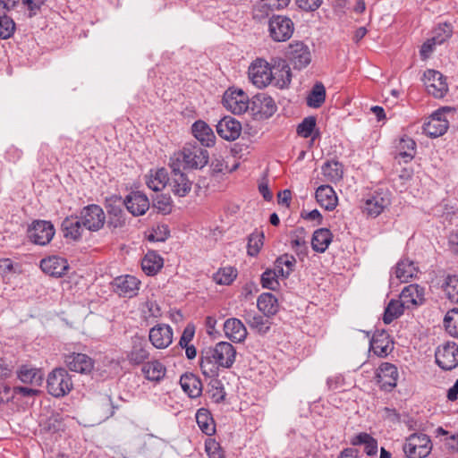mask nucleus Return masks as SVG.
I'll list each match as a JSON object with an SVG mask.
<instances>
[{
	"mask_svg": "<svg viewBox=\"0 0 458 458\" xmlns=\"http://www.w3.org/2000/svg\"><path fill=\"white\" fill-rule=\"evenodd\" d=\"M444 290L452 302L458 303V276H448Z\"/></svg>",
	"mask_w": 458,
	"mask_h": 458,
	"instance_id": "55",
	"label": "nucleus"
},
{
	"mask_svg": "<svg viewBox=\"0 0 458 458\" xmlns=\"http://www.w3.org/2000/svg\"><path fill=\"white\" fill-rule=\"evenodd\" d=\"M278 276H280V274H278V272L276 271V267L274 270L267 269L261 275L262 287L272 291H276L279 286V283L277 280Z\"/></svg>",
	"mask_w": 458,
	"mask_h": 458,
	"instance_id": "54",
	"label": "nucleus"
},
{
	"mask_svg": "<svg viewBox=\"0 0 458 458\" xmlns=\"http://www.w3.org/2000/svg\"><path fill=\"white\" fill-rule=\"evenodd\" d=\"M370 349L379 357L387 356L394 349V341L385 330L374 333L370 340Z\"/></svg>",
	"mask_w": 458,
	"mask_h": 458,
	"instance_id": "25",
	"label": "nucleus"
},
{
	"mask_svg": "<svg viewBox=\"0 0 458 458\" xmlns=\"http://www.w3.org/2000/svg\"><path fill=\"white\" fill-rule=\"evenodd\" d=\"M326 99V88L321 82H317L307 97V105L310 107L318 108Z\"/></svg>",
	"mask_w": 458,
	"mask_h": 458,
	"instance_id": "48",
	"label": "nucleus"
},
{
	"mask_svg": "<svg viewBox=\"0 0 458 458\" xmlns=\"http://www.w3.org/2000/svg\"><path fill=\"white\" fill-rule=\"evenodd\" d=\"M47 384L48 393L55 397H63L72 389L71 376L64 368H56L50 372Z\"/></svg>",
	"mask_w": 458,
	"mask_h": 458,
	"instance_id": "4",
	"label": "nucleus"
},
{
	"mask_svg": "<svg viewBox=\"0 0 458 458\" xmlns=\"http://www.w3.org/2000/svg\"><path fill=\"white\" fill-rule=\"evenodd\" d=\"M149 356L150 352L146 339L139 335L132 336L130 350L126 353L130 364L133 366L142 365L148 361Z\"/></svg>",
	"mask_w": 458,
	"mask_h": 458,
	"instance_id": "11",
	"label": "nucleus"
},
{
	"mask_svg": "<svg viewBox=\"0 0 458 458\" xmlns=\"http://www.w3.org/2000/svg\"><path fill=\"white\" fill-rule=\"evenodd\" d=\"M453 34V27L446 22L440 23L433 30L432 42L433 44L441 45L451 38Z\"/></svg>",
	"mask_w": 458,
	"mask_h": 458,
	"instance_id": "50",
	"label": "nucleus"
},
{
	"mask_svg": "<svg viewBox=\"0 0 458 458\" xmlns=\"http://www.w3.org/2000/svg\"><path fill=\"white\" fill-rule=\"evenodd\" d=\"M216 132L224 140L233 141L241 135L242 124L232 116H225L216 124Z\"/></svg>",
	"mask_w": 458,
	"mask_h": 458,
	"instance_id": "24",
	"label": "nucleus"
},
{
	"mask_svg": "<svg viewBox=\"0 0 458 458\" xmlns=\"http://www.w3.org/2000/svg\"><path fill=\"white\" fill-rule=\"evenodd\" d=\"M170 159L181 164L183 169H201L208 163L209 154L198 142L191 141L185 143L182 150L174 153Z\"/></svg>",
	"mask_w": 458,
	"mask_h": 458,
	"instance_id": "2",
	"label": "nucleus"
},
{
	"mask_svg": "<svg viewBox=\"0 0 458 458\" xmlns=\"http://www.w3.org/2000/svg\"><path fill=\"white\" fill-rule=\"evenodd\" d=\"M236 270L232 267L220 268L214 274L213 279L217 284L229 285L236 277Z\"/></svg>",
	"mask_w": 458,
	"mask_h": 458,
	"instance_id": "52",
	"label": "nucleus"
},
{
	"mask_svg": "<svg viewBox=\"0 0 458 458\" xmlns=\"http://www.w3.org/2000/svg\"><path fill=\"white\" fill-rule=\"evenodd\" d=\"M211 379V397L216 403H219L225 400V388L222 382L218 380L216 377Z\"/></svg>",
	"mask_w": 458,
	"mask_h": 458,
	"instance_id": "57",
	"label": "nucleus"
},
{
	"mask_svg": "<svg viewBox=\"0 0 458 458\" xmlns=\"http://www.w3.org/2000/svg\"><path fill=\"white\" fill-rule=\"evenodd\" d=\"M39 373L36 369H30L27 366H22L18 373V377L23 383H33L37 380V376Z\"/></svg>",
	"mask_w": 458,
	"mask_h": 458,
	"instance_id": "58",
	"label": "nucleus"
},
{
	"mask_svg": "<svg viewBox=\"0 0 458 458\" xmlns=\"http://www.w3.org/2000/svg\"><path fill=\"white\" fill-rule=\"evenodd\" d=\"M273 11L275 9L268 5L266 0H259L253 6L252 18L255 21H261L267 19Z\"/></svg>",
	"mask_w": 458,
	"mask_h": 458,
	"instance_id": "53",
	"label": "nucleus"
},
{
	"mask_svg": "<svg viewBox=\"0 0 458 458\" xmlns=\"http://www.w3.org/2000/svg\"><path fill=\"white\" fill-rule=\"evenodd\" d=\"M292 81L290 67L284 64L281 68L273 67V81L271 83L278 89L288 88Z\"/></svg>",
	"mask_w": 458,
	"mask_h": 458,
	"instance_id": "41",
	"label": "nucleus"
},
{
	"mask_svg": "<svg viewBox=\"0 0 458 458\" xmlns=\"http://www.w3.org/2000/svg\"><path fill=\"white\" fill-rule=\"evenodd\" d=\"M123 205L134 216H142L149 208L148 197L140 191H132L123 200Z\"/></svg>",
	"mask_w": 458,
	"mask_h": 458,
	"instance_id": "22",
	"label": "nucleus"
},
{
	"mask_svg": "<svg viewBox=\"0 0 458 458\" xmlns=\"http://www.w3.org/2000/svg\"><path fill=\"white\" fill-rule=\"evenodd\" d=\"M13 271V263L10 259H0V274L2 276L8 275Z\"/></svg>",
	"mask_w": 458,
	"mask_h": 458,
	"instance_id": "64",
	"label": "nucleus"
},
{
	"mask_svg": "<svg viewBox=\"0 0 458 458\" xmlns=\"http://www.w3.org/2000/svg\"><path fill=\"white\" fill-rule=\"evenodd\" d=\"M415 153V141L409 137H404L400 140L397 146V155L395 156V159H400L399 162L402 160L403 163H408L413 159Z\"/></svg>",
	"mask_w": 458,
	"mask_h": 458,
	"instance_id": "35",
	"label": "nucleus"
},
{
	"mask_svg": "<svg viewBox=\"0 0 458 458\" xmlns=\"http://www.w3.org/2000/svg\"><path fill=\"white\" fill-rule=\"evenodd\" d=\"M333 234L327 228L317 229L312 235L311 246L312 249L319 253H323L328 248L332 242Z\"/></svg>",
	"mask_w": 458,
	"mask_h": 458,
	"instance_id": "34",
	"label": "nucleus"
},
{
	"mask_svg": "<svg viewBox=\"0 0 458 458\" xmlns=\"http://www.w3.org/2000/svg\"><path fill=\"white\" fill-rule=\"evenodd\" d=\"M42 271L51 276L61 277L65 275L69 268L67 260L64 258L52 256L43 259L40 261Z\"/></svg>",
	"mask_w": 458,
	"mask_h": 458,
	"instance_id": "26",
	"label": "nucleus"
},
{
	"mask_svg": "<svg viewBox=\"0 0 458 458\" xmlns=\"http://www.w3.org/2000/svg\"><path fill=\"white\" fill-rule=\"evenodd\" d=\"M296 259L293 255L284 254L278 257L275 262L276 271L283 277H288L294 270Z\"/></svg>",
	"mask_w": 458,
	"mask_h": 458,
	"instance_id": "46",
	"label": "nucleus"
},
{
	"mask_svg": "<svg viewBox=\"0 0 458 458\" xmlns=\"http://www.w3.org/2000/svg\"><path fill=\"white\" fill-rule=\"evenodd\" d=\"M294 24L286 16L273 15L268 21V31L271 38L276 42L288 40L293 33Z\"/></svg>",
	"mask_w": 458,
	"mask_h": 458,
	"instance_id": "5",
	"label": "nucleus"
},
{
	"mask_svg": "<svg viewBox=\"0 0 458 458\" xmlns=\"http://www.w3.org/2000/svg\"><path fill=\"white\" fill-rule=\"evenodd\" d=\"M432 450V443L428 436L413 433L405 438L403 451L406 458H425Z\"/></svg>",
	"mask_w": 458,
	"mask_h": 458,
	"instance_id": "3",
	"label": "nucleus"
},
{
	"mask_svg": "<svg viewBox=\"0 0 458 458\" xmlns=\"http://www.w3.org/2000/svg\"><path fill=\"white\" fill-rule=\"evenodd\" d=\"M64 363L71 370L81 374H89L94 369V360L87 354L72 352L64 355Z\"/></svg>",
	"mask_w": 458,
	"mask_h": 458,
	"instance_id": "17",
	"label": "nucleus"
},
{
	"mask_svg": "<svg viewBox=\"0 0 458 458\" xmlns=\"http://www.w3.org/2000/svg\"><path fill=\"white\" fill-rule=\"evenodd\" d=\"M257 306L267 317L273 316L278 311L277 299L270 293L260 294L257 301Z\"/></svg>",
	"mask_w": 458,
	"mask_h": 458,
	"instance_id": "38",
	"label": "nucleus"
},
{
	"mask_svg": "<svg viewBox=\"0 0 458 458\" xmlns=\"http://www.w3.org/2000/svg\"><path fill=\"white\" fill-rule=\"evenodd\" d=\"M84 228L85 227L82 225L79 216L66 217L61 225V229L64 233V238L71 239L72 241H78L81 239Z\"/></svg>",
	"mask_w": 458,
	"mask_h": 458,
	"instance_id": "29",
	"label": "nucleus"
},
{
	"mask_svg": "<svg viewBox=\"0 0 458 458\" xmlns=\"http://www.w3.org/2000/svg\"><path fill=\"white\" fill-rule=\"evenodd\" d=\"M448 125L449 123L445 116V111L438 109L424 123L423 131L431 138H437L445 133Z\"/></svg>",
	"mask_w": 458,
	"mask_h": 458,
	"instance_id": "16",
	"label": "nucleus"
},
{
	"mask_svg": "<svg viewBox=\"0 0 458 458\" xmlns=\"http://www.w3.org/2000/svg\"><path fill=\"white\" fill-rule=\"evenodd\" d=\"M249 109L256 119L263 120L271 117L276 113L277 107L270 96L265 93H259L250 101Z\"/></svg>",
	"mask_w": 458,
	"mask_h": 458,
	"instance_id": "7",
	"label": "nucleus"
},
{
	"mask_svg": "<svg viewBox=\"0 0 458 458\" xmlns=\"http://www.w3.org/2000/svg\"><path fill=\"white\" fill-rule=\"evenodd\" d=\"M390 192L388 191H377L369 198L364 204V211L373 217L380 215L383 210L390 205Z\"/></svg>",
	"mask_w": 458,
	"mask_h": 458,
	"instance_id": "20",
	"label": "nucleus"
},
{
	"mask_svg": "<svg viewBox=\"0 0 458 458\" xmlns=\"http://www.w3.org/2000/svg\"><path fill=\"white\" fill-rule=\"evenodd\" d=\"M140 281L135 276L126 275L114 279L112 287L119 296L131 298L137 295Z\"/></svg>",
	"mask_w": 458,
	"mask_h": 458,
	"instance_id": "19",
	"label": "nucleus"
},
{
	"mask_svg": "<svg viewBox=\"0 0 458 458\" xmlns=\"http://www.w3.org/2000/svg\"><path fill=\"white\" fill-rule=\"evenodd\" d=\"M4 6L0 3V39H8L13 36L16 24L10 16L6 15V11L3 10Z\"/></svg>",
	"mask_w": 458,
	"mask_h": 458,
	"instance_id": "44",
	"label": "nucleus"
},
{
	"mask_svg": "<svg viewBox=\"0 0 458 458\" xmlns=\"http://www.w3.org/2000/svg\"><path fill=\"white\" fill-rule=\"evenodd\" d=\"M264 238L265 236L263 232H259L258 230H255L249 235L247 246V253L249 256L255 257L259 253L260 249L264 244Z\"/></svg>",
	"mask_w": 458,
	"mask_h": 458,
	"instance_id": "49",
	"label": "nucleus"
},
{
	"mask_svg": "<svg viewBox=\"0 0 458 458\" xmlns=\"http://www.w3.org/2000/svg\"><path fill=\"white\" fill-rule=\"evenodd\" d=\"M54 235L55 228L49 221H34L28 230V236L30 241L38 245L49 243Z\"/></svg>",
	"mask_w": 458,
	"mask_h": 458,
	"instance_id": "12",
	"label": "nucleus"
},
{
	"mask_svg": "<svg viewBox=\"0 0 458 458\" xmlns=\"http://www.w3.org/2000/svg\"><path fill=\"white\" fill-rule=\"evenodd\" d=\"M180 385L182 390L191 398L199 397L202 393V383L200 379L192 373H186L180 378Z\"/></svg>",
	"mask_w": 458,
	"mask_h": 458,
	"instance_id": "32",
	"label": "nucleus"
},
{
	"mask_svg": "<svg viewBox=\"0 0 458 458\" xmlns=\"http://www.w3.org/2000/svg\"><path fill=\"white\" fill-rule=\"evenodd\" d=\"M244 319L247 325L259 334L265 335L270 329L269 321L257 313L247 312L244 315Z\"/></svg>",
	"mask_w": 458,
	"mask_h": 458,
	"instance_id": "42",
	"label": "nucleus"
},
{
	"mask_svg": "<svg viewBox=\"0 0 458 458\" xmlns=\"http://www.w3.org/2000/svg\"><path fill=\"white\" fill-rule=\"evenodd\" d=\"M224 106L233 114H241L249 109V97L242 89H228L223 96Z\"/></svg>",
	"mask_w": 458,
	"mask_h": 458,
	"instance_id": "9",
	"label": "nucleus"
},
{
	"mask_svg": "<svg viewBox=\"0 0 458 458\" xmlns=\"http://www.w3.org/2000/svg\"><path fill=\"white\" fill-rule=\"evenodd\" d=\"M351 444L352 445H364V451L369 456H374L377 454V441L366 432L359 433L354 436Z\"/></svg>",
	"mask_w": 458,
	"mask_h": 458,
	"instance_id": "39",
	"label": "nucleus"
},
{
	"mask_svg": "<svg viewBox=\"0 0 458 458\" xmlns=\"http://www.w3.org/2000/svg\"><path fill=\"white\" fill-rule=\"evenodd\" d=\"M191 132L201 146L210 148L215 145V133L206 122L196 121L191 126Z\"/></svg>",
	"mask_w": 458,
	"mask_h": 458,
	"instance_id": "27",
	"label": "nucleus"
},
{
	"mask_svg": "<svg viewBox=\"0 0 458 458\" xmlns=\"http://www.w3.org/2000/svg\"><path fill=\"white\" fill-rule=\"evenodd\" d=\"M288 56L294 69L301 70L311 62L310 48L303 42L297 41L289 46Z\"/></svg>",
	"mask_w": 458,
	"mask_h": 458,
	"instance_id": "18",
	"label": "nucleus"
},
{
	"mask_svg": "<svg viewBox=\"0 0 458 458\" xmlns=\"http://www.w3.org/2000/svg\"><path fill=\"white\" fill-rule=\"evenodd\" d=\"M236 350L228 342H219L208 346L200 352L199 367L204 377H217L220 369H231L235 362Z\"/></svg>",
	"mask_w": 458,
	"mask_h": 458,
	"instance_id": "1",
	"label": "nucleus"
},
{
	"mask_svg": "<svg viewBox=\"0 0 458 458\" xmlns=\"http://www.w3.org/2000/svg\"><path fill=\"white\" fill-rule=\"evenodd\" d=\"M321 170L327 182L335 183L343 178V165L336 160L327 161L322 165Z\"/></svg>",
	"mask_w": 458,
	"mask_h": 458,
	"instance_id": "36",
	"label": "nucleus"
},
{
	"mask_svg": "<svg viewBox=\"0 0 458 458\" xmlns=\"http://www.w3.org/2000/svg\"><path fill=\"white\" fill-rule=\"evenodd\" d=\"M425 289L419 284L405 286L400 294V301L406 309H413L425 301Z\"/></svg>",
	"mask_w": 458,
	"mask_h": 458,
	"instance_id": "23",
	"label": "nucleus"
},
{
	"mask_svg": "<svg viewBox=\"0 0 458 458\" xmlns=\"http://www.w3.org/2000/svg\"><path fill=\"white\" fill-rule=\"evenodd\" d=\"M224 332L225 336L234 343L243 342L248 335L244 324L236 318H231L225 321Z\"/></svg>",
	"mask_w": 458,
	"mask_h": 458,
	"instance_id": "28",
	"label": "nucleus"
},
{
	"mask_svg": "<svg viewBox=\"0 0 458 458\" xmlns=\"http://www.w3.org/2000/svg\"><path fill=\"white\" fill-rule=\"evenodd\" d=\"M21 156L22 150L13 145L10 146L5 152L6 160L13 163L20 160Z\"/></svg>",
	"mask_w": 458,
	"mask_h": 458,
	"instance_id": "63",
	"label": "nucleus"
},
{
	"mask_svg": "<svg viewBox=\"0 0 458 458\" xmlns=\"http://www.w3.org/2000/svg\"><path fill=\"white\" fill-rule=\"evenodd\" d=\"M249 78L259 89L271 84L273 81V68L264 59H256L249 67Z\"/></svg>",
	"mask_w": 458,
	"mask_h": 458,
	"instance_id": "6",
	"label": "nucleus"
},
{
	"mask_svg": "<svg viewBox=\"0 0 458 458\" xmlns=\"http://www.w3.org/2000/svg\"><path fill=\"white\" fill-rule=\"evenodd\" d=\"M194 333V327L187 326L180 337L179 345L182 348L189 346V343L193 339Z\"/></svg>",
	"mask_w": 458,
	"mask_h": 458,
	"instance_id": "62",
	"label": "nucleus"
},
{
	"mask_svg": "<svg viewBox=\"0 0 458 458\" xmlns=\"http://www.w3.org/2000/svg\"><path fill=\"white\" fill-rule=\"evenodd\" d=\"M115 202L116 200H114V203H109L106 207L109 215L107 225L113 228H120L126 224L125 214L122 208L123 201L121 199L117 200L118 205H116Z\"/></svg>",
	"mask_w": 458,
	"mask_h": 458,
	"instance_id": "33",
	"label": "nucleus"
},
{
	"mask_svg": "<svg viewBox=\"0 0 458 458\" xmlns=\"http://www.w3.org/2000/svg\"><path fill=\"white\" fill-rule=\"evenodd\" d=\"M47 0H21V3L29 11V17L32 18L37 15Z\"/></svg>",
	"mask_w": 458,
	"mask_h": 458,
	"instance_id": "60",
	"label": "nucleus"
},
{
	"mask_svg": "<svg viewBox=\"0 0 458 458\" xmlns=\"http://www.w3.org/2000/svg\"><path fill=\"white\" fill-rule=\"evenodd\" d=\"M295 3L300 9L305 12H313L321 6L323 0H295Z\"/></svg>",
	"mask_w": 458,
	"mask_h": 458,
	"instance_id": "61",
	"label": "nucleus"
},
{
	"mask_svg": "<svg viewBox=\"0 0 458 458\" xmlns=\"http://www.w3.org/2000/svg\"><path fill=\"white\" fill-rule=\"evenodd\" d=\"M79 218L82 225L91 232L100 230L106 223V215L102 208L96 204L84 207L80 213Z\"/></svg>",
	"mask_w": 458,
	"mask_h": 458,
	"instance_id": "8",
	"label": "nucleus"
},
{
	"mask_svg": "<svg viewBox=\"0 0 458 458\" xmlns=\"http://www.w3.org/2000/svg\"><path fill=\"white\" fill-rule=\"evenodd\" d=\"M318 203L327 210H333L337 205V196L334 189L329 185H320L316 191Z\"/></svg>",
	"mask_w": 458,
	"mask_h": 458,
	"instance_id": "30",
	"label": "nucleus"
},
{
	"mask_svg": "<svg viewBox=\"0 0 458 458\" xmlns=\"http://www.w3.org/2000/svg\"><path fill=\"white\" fill-rule=\"evenodd\" d=\"M419 270L413 261L403 259H401L395 267V276L401 282H408L417 276Z\"/></svg>",
	"mask_w": 458,
	"mask_h": 458,
	"instance_id": "37",
	"label": "nucleus"
},
{
	"mask_svg": "<svg viewBox=\"0 0 458 458\" xmlns=\"http://www.w3.org/2000/svg\"><path fill=\"white\" fill-rule=\"evenodd\" d=\"M196 420L201 431L207 436H212L216 432L213 418L206 409H199L196 413Z\"/></svg>",
	"mask_w": 458,
	"mask_h": 458,
	"instance_id": "43",
	"label": "nucleus"
},
{
	"mask_svg": "<svg viewBox=\"0 0 458 458\" xmlns=\"http://www.w3.org/2000/svg\"><path fill=\"white\" fill-rule=\"evenodd\" d=\"M164 260L155 251H148L141 261L142 270L148 275L157 274L163 267Z\"/></svg>",
	"mask_w": 458,
	"mask_h": 458,
	"instance_id": "40",
	"label": "nucleus"
},
{
	"mask_svg": "<svg viewBox=\"0 0 458 458\" xmlns=\"http://www.w3.org/2000/svg\"><path fill=\"white\" fill-rule=\"evenodd\" d=\"M398 376V369L394 364L383 362L377 369L376 379L382 390L390 392L396 386Z\"/></svg>",
	"mask_w": 458,
	"mask_h": 458,
	"instance_id": "14",
	"label": "nucleus"
},
{
	"mask_svg": "<svg viewBox=\"0 0 458 458\" xmlns=\"http://www.w3.org/2000/svg\"><path fill=\"white\" fill-rule=\"evenodd\" d=\"M206 452L209 458H225L224 452L220 445L215 440H209L205 445Z\"/></svg>",
	"mask_w": 458,
	"mask_h": 458,
	"instance_id": "59",
	"label": "nucleus"
},
{
	"mask_svg": "<svg viewBox=\"0 0 458 458\" xmlns=\"http://www.w3.org/2000/svg\"><path fill=\"white\" fill-rule=\"evenodd\" d=\"M425 88L429 95L436 98L445 96L448 87L444 75L436 70H427L423 74Z\"/></svg>",
	"mask_w": 458,
	"mask_h": 458,
	"instance_id": "10",
	"label": "nucleus"
},
{
	"mask_svg": "<svg viewBox=\"0 0 458 458\" xmlns=\"http://www.w3.org/2000/svg\"><path fill=\"white\" fill-rule=\"evenodd\" d=\"M404 304L400 300H391L385 309L383 321L390 324L403 314Z\"/></svg>",
	"mask_w": 458,
	"mask_h": 458,
	"instance_id": "45",
	"label": "nucleus"
},
{
	"mask_svg": "<svg viewBox=\"0 0 458 458\" xmlns=\"http://www.w3.org/2000/svg\"><path fill=\"white\" fill-rule=\"evenodd\" d=\"M169 181L168 174L165 168L157 169L155 174L148 177L146 183L154 191H162Z\"/></svg>",
	"mask_w": 458,
	"mask_h": 458,
	"instance_id": "47",
	"label": "nucleus"
},
{
	"mask_svg": "<svg viewBox=\"0 0 458 458\" xmlns=\"http://www.w3.org/2000/svg\"><path fill=\"white\" fill-rule=\"evenodd\" d=\"M437 364L444 370H451L458 365V345L446 343L437 347L435 353Z\"/></svg>",
	"mask_w": 458,
	"mask_h": 458,
	"instance_id": "13",
	"label": "nucleus"
},
{
	"mask_svg": "<svg viewBox=\"0 0 458 458\" xmlns=\"http://www.w3.org/2000/svg\"><path fill=\"white\" fill-rule=\"evenodd\" d=\"M173 329L169 325L158 324L150 328L148 339L157 349H165L173 342Z\"/></svg>",
	"mask_w": 458,
	"mask_h": 458,
	"instance_id": "21",
	"label": "nucleus"
},
{
	"mask_svg": "<svg viewBox=\"0 0 458 458\" xmlns=\"http://www.w3.org/2000/svg\"><path fill=\"white\" fill-rule=\"evenodd\" d=\"M141 372L148 381L159 382L166 373V368L157 360L146 361L142 364Z\"/></svg>",
	"mask_w": 458,
	"mask_h": 458,
	"instance_id": "31",
	"label": "nucleus"
},
{
	"mask_svg": "<svg viewBox=\"0 0 458 458\" xmlns=\"http://www.w3.org/2000/svg\"><path fill=\"white\" fill-rule=\"evenodd\" d=\"M315 127L316 118L314 116H308L298 125L297 133L303 138H309L311 136Z\"/></svg>",
	"mask_w": 458,
	"mask_h": 458,
	"instance_id": "56",
	"label": "nucleus"
},
{
	"mask_svg": "<svg viewBox=\"0 0 458 458\" xmlns=\"http://www.w3.org/2000/svg\"><path fill=\"white\" fill-rule=\"evenodd\" d=\"M444 327L450 335L458 337V309H453L445 314Z\"/></svg>",
	"mask_w": 458,
	"mask_h": 458,
	"instance_id": "51",
	"label": "nucleus"
},
{
	"mask_svg": "<svg viewBox=\"0 0 458 458\" xmlns=\"http://www.w3.org/2000/svg\"><path fill=\"white\" fill-rule=\"evenodd\" d=\"M169 165L172 170L171 186L173 192L179 197L186 196L191 189V182L182 172L181 164L170 159Z\"/></svg>",
	"mask_w": 458,
	"mask_h": 458,
	"instance_id": "15",
	"label": "nucleus"
}]
</instances>
